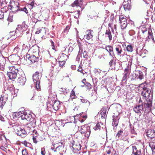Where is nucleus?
I'll return each mask as SVG.
<instances>
[{
    "label": "nucleus",
    "mask_w": 155,
    "mask_h": 155,
    "mask_svg": "<svg viewBox=\"0 0 155 155\" xmlns=\"http://www.w3.org/2000/svg\"><path fill=\"white\" fill-rule=\"evenodd\" d=\"M147 85L141 84L140 88H142L141 95L145 98L146 101L144 102L145 110L148 112H150L151 110V107L152 101L151 99L152 94L150 89L147 88Z\"/></svg>",
    "instance_id": "nucleus-1"
},
{
    "label": "nucleus",
    "mask_w": 155,
    "mask_h": 155,
    "mask_svg": "<svg viewBox=\"0 0 155 155\" xmlns=\"http://www.w3.org/2000/svg\"><path fill=\"white\" fill-rule=\"evenodd\" d=\"M14 114L15 116L13 117L14 118H15L16 117L20 116V117L22 120H26L30 122L28 124L29 126H31L33 127H35V120L32 117L31 114H27L26 112L25 111L23 108H22L19 109L18 112H15Z\"/></svg>",
    "instance_id": "nucleus-2"
},
{
    "label": "nucleus",
    "mask_w": 155,
    "mask_h": 155,
    "mask_svg": "<svg viewBox=\"0 0 155 155\" xmlns=\"http://www.w3.org/2000/svg\"><path fill=\"white\" fill-rule=\"evenodd\" d=\"M27 28V25H26L25 22L24 21L21 25L18 26V27L16 29L15 31H13L10 32L9 35H15L16 34L17 36H19L22 34L23 31H26Z\"/></svg>",
    "instance_id": "nucleus-3"
},
{
    "label": "nucleus",
    "mask_w": 155,
    "mask_h": 155,
    "mask_svg": "<svg viewBox=\"0 0 155 155\" xmlns=\"http://www.w3.org/2000/svg\"><path fill=\"white\" fill-rule=\"evenodd\" d=\"M9 71L7 73V75L10 79L14 80L17 77L18 70V65H16L9 67Z\"/></svg>",
    "instance_id": "nucleus-4"
},
{
    "label": "nucleus",
    "mask_w": 155,
    "mask_h": 155,
    "mask_svg": "<svg viewBox=\"0 0 155 155\" xmlns=\"http://www.w3.org/2000/svg\"><path fill=\"white\" fill-rule=\"evenodd\" d=\"M42 76V74L37 72H36L33 76V80L35 85V88L37 90L40 89V80Z\"/></svg>",
    "instance_id": "nucleus-5"
},
{
    "label": "nucleus",
    "mask_w": 155,
    "mask_h": 155,
    "mask_svg": "<svg viewBox=\"0 0 155 155\" xmlns=\"http://www.w3.org/2000/svg\"><path fill=\"white\" fill-rule=\"evenodd\" d=\"M50 99H49L48 102L47 104L48 107H50L51 106L53 107V109L55 110H58L60 107V103L58 101L55 100L54 98H52L51 101H50Z\"/></svg>",
    "instance_id": "nucleus-6"
},
{
    "label": "nucleus",
    "mask_w": 155,
    "mask_h": 155,
    "mask_svg": "<svg viewBox=\"0 0 155 155\" xmlns=\"http://www.w3.org/2000/svg\"><path fill=\"white\" fill-rule=\"evenodd\" d=\"M19 3L18 2L11 1L8 5V8L13 12L15 13L19 10Z\"/></svg>",
    "instance_id": "nucleus-7"
},
{
    "label": "nucleus",
    "mask_w": 155,
    "mask_h": 155,
    "mask_svg": "<svg viewBox=\"0 0 155 155\" xmlns=\"http://www.w3.org/2000/svg\"><path fill=\"white\" fill-rule=\"evenodd\" d=\"M79 131L82 134H84L85 137H89L90 133V127L85 125L81 127Z\"/></svg>",
    "instance_id": "nucleus-8"
},
{
    "label": "nucleus",
    "mask_w": 155,
    "mask_h": 155,
    "mask_svg": "<svg viewBox=\"0 0 155 155\" xmlns=\"http://www.w3.org/2000/svg\"><path fill=\"white\" fill-rule=\"evenodd\" d=\"M133 110L135 113L137 114H140V115H141L143 111H144V113L145 111L148 112L145 110L144 103H142V104L137 105L135 106L134 107Z\"/></svg>",
    "instance_id": "nucleus-9"
},
{
    "label": "nucleus",
    "mask_w": 155,
    "mask_h": 155,
    "mask_svg": "<svg viewBox=\"0 0 155 155\" xmlns=\"http://www.w3.org/2000/svg\"><path fill=\"white\" fill-rule=\"evenodd\" d=\"M119 21L121 28L122 29L125 28L127 25V19L123 15H120L119 16Z\"/></svg>",
    "instance_id": "nucleus-10"
},
{
    "label": "nucleus",
    "mask_w": 155,
    "mask_h": 155,
    "mask_svg": "<svg viewBox=\"0 0 155 155\" xmlns=\"http://www.w3.org/2000/svg\"><path fill=\"white\" fill-rule=\"evenodd\" d=\"M8 97L7 95L5 94L3 96L1 95L0 98V109H2L3 107L7 100Z\"/></svg>",
    "instance_id": "nucleus-11"
},
{
    "label": "nucleus",
    "mask_w": 155,
    "mask_h": 155,
    "mask_svg": "<svg viewBox=\"0 0 155 155\" xmlns=\"http://www.w3.org/2000/svg\"><path fill=\"white\" fill-rule=\"evenodd\" d=\"M105 49L109 53L110 56L113 58L115 57V55L114 52L113 48L112 46L107 45L105 47Z\"/></svg>",
    "instance_id": "nucleus-12"
},
{
    "label": "nucleus",
    "mask_w": 155,
    "mask_h": 155,
    "mask_svg": "<svg viewBox=\"0 0 155 155\" xmlns=\"http://www.w3.org/2000/svg\"><path fill=\"white\" fill-rule=\"evenodd\" d=\"M122 110V107L121 105L119 104H116L114 107V114L119 115L121 112Z\"/></svg>",
    "instance_id": "nucleus-13"
},
{
    "label": "nucleus",
    "mask_w": 155,
    "mask_h": 155,
    "mask_svg": "<svg viewBox=\"0 0 155 155\" xmlns=\"http://www.w3.org/2000/svg\"><path fill=\"white\" fill-rule=\"evenodd\" d=\"M93 31L91 30H88L87 31V34L84 36V39L85 40H89L92 38L93 35Z\"/></svg>",
    "instance_id": "nucleus-14"
},
{
    "label": "nucleus",
    "mask_w": 155,
    "mask_h": 155,
    "mask_svg": "<svg viewBox=\"0 0 155 155\" xmlns=\"http://www.w3.org/2000/svg\"><path fill=\"white\" fill-rule=\"evenodd\" d=\"M146 134L147 137L151 139H153L155 137V132L153 130H148Z\"/></svg>",
    "instance_id": "nucleus-15"
},
{
    "label": "nucleus",
    "mask_w": 155,
    "mask_h": 155,
    "mask_svg": "<svg viewBox=\"0 0 155 155\" xmlns=\"http://www.w3.org/2000/svg\"><path fill=\"white\" fill-rule=\"evenodd\" d=\"M17 130V134L18 135L21 137H25L27 134V132L24 129L19 128Z\"/></svg>",
    "instance_id": "nucleus-16"
},
{
    "label": "nucleus",
    "mask_w": 155,
    "mask_h": 155,
    "mask_svg": "<svg viewBox=\"0 0 155 155\" xmlns=\"http://www.w3.org/2000/svg\"><path fill=\"white\" fill-rule=\"evenodd\" d=\"M26 82V78L24 75H20L18 78V82L20 85H24Z\"/></svg>",
    "instance_id": "nucleus-17"
},
{
    "label": "nucleus",
    "mask_w": 155,
    "mask_h": 155,
    "mask_svg": "<svg viewBox=\"0 0 155 155\" xmlns=\"http://www.w3.org/2000/svg\"><path fill=\"white\" fill-rule=\"evenodd\" d=\"M5 90H7L9 91L10 92H12V94H14V95L16 96V94H15V92L16 91L17 92V90L16 91L14 89V87L13 85L8 86L7 87H5Z\"/></svg>",
    "instance_id": "nucleus-18"
},
{
    "label": "nucleus",
    "mask_w": 155,
    "mask_h": 155,
    "mask_svg": "<svg viewBox=\"0 0 155 155\" xmlns=\"http://www.w3.org/2000/svg\"><path fill=\"white\" fill-rule=\"evenodd\" d=\"M130 74V72L127 68H125L124 70V72L123 73V76L122 78V81H126L127 77H128Z\"/></svg>",
    "instance_id": "nucleus-19"
},
{
    "label": "nucleus",
    "mask_w": 155,
    "mask_h": 155,
    "mask_svg": "<svg viewBox=\"0 0 155 155\" xmlns=\"http://www.w3.org/2000/svg\"><path fill=\"white\" fill-rule=\"evenodd\" d=\"M114 20L111 19V20H110V22L108 24V26L109 27L111 28V30L112 32L113 33H114V29H115V31H116L117 29V25L116 24H114L113 26V23L112 22V21H114Z\"/></svg>",
    "instance_id": "nucleus-20"
},
{
    "label": "nucleus",
    "mask_w": 155,
    "mask_h": 155,
    "mask_svg": "<svg viewBox=\"0 0 155 155\" xmlns=\"http://www.w3.org/2000/svg\"><path fill=\"white\" fill-rule=\"evenodd\" d=\"M132 153L134 155H142L141 151L140 149H137L135 146L133 147Z\"/></svg>",
    "instance_id": "nucleus-21"
},
{
    "label": "nucleus",
    "mask_w": 155,
    "mask_h": 155,
    "mask_svg": "<svg viewBox=\"0 0 155 155\" xmlns=\"http://www.w3.org/2000/svg\"><path fill=\"white\" fill-rule=\"evenodd\" d=\"M104 125L101 122L97 123L96 126L94 127L95 130H100L104 127Z\"/></svg>",
    "instance_id": "nucleus-22"
},
{
    "label": "nucleus",
    "mask_w": 155,
    "mask_h": 155,
    "mask_svg": "<svg viewBox=\"0 0 155 155\" xmlns=\"http://www.w3.org/2000/svg\"><path fill=\"white\" fill-rule=\"evenodd\" d=\"M105 36L108 38L109 40L110 41L112 39L111 32L109 28L107 30L105 33Z\"/></svg>",
    "instance_id": "nucleus-23"
},
{
    "label": "nucleus",
    "mask_w": 155,
    "mask_h": 155,
    "mask_svg": "<svg viewBox=\"0 0 155 155\" xmlns=\"http://www.w3.org/2000/svg\"><path fill=\"white\" fill-rule=\"evenodd\" d=\"M28 60L30 61L32 63H34L38 60V57H36L34 55H32L28 57Z\"/></svg>",
    "instance_id": "nucleus-24"
},
{
    "label": "nucleus",
    "mask_w": 155,
    "mask_h": 155,
    "mask_svg": "<svg viewBox=\"0 0 155 155\" xmlns=\"http://www.w3.org/2000/svg\"><path fill=\"white\" fill-rule=\"evenodd\" d=\"M82 4V1L81 0H76L71 4V6L73 7L80 6Z\"/></svg>",
    "instance_id": "nucleus-25"
},
{
    "label": "nucleus",
    "mask_w": 155,
    "mask_h": 155,
    "mask_svg": "<svg viewBox=\"0 0 155 155\" xmlns=\"http://www.w3.org/2000/svg\"><path fill=\"white\" fill-rule=\"evenodd\" d=\"M115 50L118 55L121 56V53L122 52V48L120 45L117 46L115 48Z\"/></svg>",
    "instance_id": "nucleus-26"
},
{
    "label": "nucleus",
    "mask_w": 155,
    "mask_h": 155,
    "mask_svg": "<svg viewBox=\"0 0 155 155\" xmlns=\"http://www.w3.org/2000/svg\"><path fill=\"white\" fill-rule=\"evenodd\" d=\"M72 147L74 150L78 151L81 149V146L79 143L74 142L73 144Z\"/></svg>",
    "instance_id": "nucleus-27"
},
{
    "label": "nucleus",
    "mask_w": 155,
    "mask_h": 155,
    "mask_svg": "<svg viewBox=\"0 0 155 155\" xmlns=\"http://www.w3.org/2000/svg\"><path fill=\"white\" fill-rule=\"evenodd\" d=\"M89 45V44H84L81 45H79V53H80V50H81L82 49H83L84 50H87L88 49V46Z\"/></svg>",
    "instance_id": "nucleus-28"
},
{
    "label": "nucleus",
    "mask_w": 155,
    "mask_h": 155,
    "mask_svg": "<svg viewBox=\"0 0 155 155\" xmlns=\"http://www.w3.org/2000/svg\"><path fill=\"white\" fill-rule=\"evenodd\" d=\"M62 144L61 143L59 142L58 143H55L54 145V147H56L54 151H58L59 150L60 148H62Z\"/></svg>",
    "instance_id": "nucleus-29"
},
{
    "label": "nucleus",
    "mask_w": 155,
    "mask_h": 155,
    "mask_svg": "<svg viewBox=\"0 0 155 155\" xmlns=\"http://www.w3.org/2000/svg\"><path fill=\"white\" fill-rule=\"evenodd\" d=\"M124 133L123 132V130H119L116 135V138H117L118 139H121L124 136Z\"/></svg>",
    "instance_id": "nucleus-30"
},
{
    "label": "nucleus",
    "mask_w": 155,
    "mask_h": 155,
    "mask_svg": "<svg viewBox=\"0 0 155 155\" xmlns=\"http://www.w3.org/2000/svg\"><path fill=\"white\" fill-rule=\"evenodd\" d=\"M130 3H123V6L124 9L125 11H128L130 10L131 6Z\"/></svg>",
    "instance_id": "nucleus-31"
},
{
    "label": "nucleus",
    "mask_w": 155,
    "mask_h": 155,
    "mask_svg": "<svg viewBox=\"0 0 155 155\" xmlns=\"http://www.w3.org/2000/svg\"><path fill=\"white\" fill-rule=\"evenodd\" d=\"M149 146L151 148L153 152H155V143L150 142L149 144Z\"/></svg>",
    "instance_id": "nucleus-32"
},
{
    "label": "nucleus",
    "mask_w": 155,
    "mask_h": 155,
    "mask_svg": "<svg viewBox=\"0 0 155 155\" xmlns=\"http://www.w3.org/2000/svg\"><path fill=\"white\" fill-rule=\"evenodd\" d=\"M59 91L61 92V93L63 94L64 95H66L67 94L68 92V90L66 89V88H60Z\"/></svg>",
    "instance_id": "nucleus-33"
},
{
    "label": "nucleus",
    "mask_w": 155,
    "mask_h": 155,
    "mask_svg": "<svg viewBox=\"0 0 155 155\" xmlns=\"http://www.w3.org/2000/svg\"><path fill=\"white\" fill-rule=\"evenodd\" d=\"M106 110L105 108H102V110L101 113V117L104 118L106 116Z\"/></svg>",
    "instance_id": "nucleus-34"
},
{
    "label": "nucleus",
    "mask_w": 155,
    "mask_h": 155,
    "mask_svg": "<svg viewBox=\"0 0 155 155\" xmlns=\"http://www.w3.org/2000/svg\"><path fill=\"white\" fill-rule=\"evenodd\" d=\"M76 96L75 95L74 91L73 90L72 91L70 95V98L69 100H72L76 98Z\"/></svg>",
    "instance_id": "nucleus-35"
},
{
    "label": "nucleus",
    "mask_w": 155,
    "mask_h": 155,
    "mask_svg": "<svg viewBox=\"0 0 155 155\" xmlns=\"http://www.w3.org/2000/svg\"><path fill=\"white\" fill-rule=\"evenodd\" d=\"M126 49L128 51L132 52L133 51V47L130 45H128L127 46Z\"/></svg>",
    "instance_id": "nucleus-36"
},
{
    "label": "nucleus",
    "mask_w": 155,
    "mask_h": 155,
    "mask_svg": "<svg viewBox=\"0 0 155 155\" xmlns=\"http://www.w3.org/2000/svg\"><path fill=\"white\" fill-rule=\"evenodd\" d=\"M137 73H138V77L140 80H141L143 78V75L142 71H137Z\"/></svg>",
    "instance_id": "nucleus-37"
},
{
    "label": "nucleus",
    "mask_w": 155,
    "mask_h": 155,
    "mask_svg": "<svg viewBox=\"0 0 155 155\" xmlns=\"http://www.w3.org/2000/svg\"><path fill=\"white\" fill-rule=\"evenodd\" d=\"M7 8L6 6L5 7L2 9L1 10H0V19H2L4 18V12L3 11H4V8Z\"/></svg>",
    "instance_id": "nucleus-38"
},
{
    "label": "nucleus",
    "mask_w": 155,
    "mask_h": 155,
    "mask_svg": "<svg viewBox=\"0 0 155 155\" xmlns=\"http://www.w3.org/2000/svg\"><path fill=\"white\" fill-rule=\"evenodd\" d=\"M81 102L83 103H85L87 105L89 106L90 105V103L87 99H81Z\"/></svg>",
    "instance_id": "nucleus-39"
},
{
    "label": "nucleus",
    "mask_w": 155,
    "mask_h": 155,
    "mask_svg": "<svg viewBox=\"0 0 155 155\" xmlns=\"http://www.w3.org/2000/svg\"><path fill=\"white\" fill-rule=\"evenodd\" d=\"M84 114L83 112H82L80 113L79 114H77L75 117H79V116H81V117H82L85 120L87 117V116L86 115H83V114Z\"/></svg>",
    "instance_id": "nucleus-40"
},
{
    "label": "nucleus",
    "mask_w": 155,
    "mask_h": 155,
    "mask_svg": "<svg viewBox=\"0 0 155 155\" xmlns=\"http://www.w3.org/2000/svg\"><path fill=\"white\" fill-rule=\"evenodd\" d=\"M112 59H111L110 61L109 62V65L110 66L112 67V66H113L114 64H115L114 60H115L116 57L115 56L114 58H112Z\"/></svg>",
    "instance_id": "nucleus-41"
},
{
    "label": "nucleus",
    "mask_w": 155,
    "mask_h": 155,
    "mask_svg": "<svg viewBox=\"0 0 155 155\" xmlns=\"http://www.w3.org/2000/svg\"><path fill=\"white\" fill-rule=\"evenodd\" d=\"M119 120H113L112 124L114 126L116 127L118 124Z\"/></svg>",
    "instance_id": "nucleus-42"
},
{
    "label": "nucleus",
    "mask_w": 155,
    "mask_h": 155,
    "mask_svg": "<svg viewBox=\"0 0 155 155\" xmlns=\"http://www.w3.org/2000/svg\"><path fill=\"white\" fill-rule=\"evenodd\" d=\"M84 85L87 87V89H91L92 87V86L91 85L90 83L88 82H86L85 84H84Z\"/></svg>",
    "instance_id": "nucleus-43"
},
{
    "label": "nucleus",
    "mask_w": 155,
    "mask_h": 155,
    "mask_svg": "<svg viewBox=\"0 0 155 155\" xmlns=\"http://www.w3.org/2000/svg\"><path fill=\"white\" fill-rule=\"evenodd\" d=\"M19 11H23L26 14L28 13V11L27 10V8L25 7L21 8H19Z\"/></svg>",
    "instance_id": "nucleus-44"
},
{
    "label": "nucleus",
    "mask_w": 155,
    "mask_h": 155,
    "mask_svg": "<svg viewBox=\"0 0 155 155\" xmlns=\"http://www.w3.org/2000/svg\"><path fill=\"white\" fill-rule=\"evenodd\" d=\"M33 133L34 134L35 133V134H33V137L38 138V134L37 133V131L35 130H34L33 131Z\"/></svg>",
    "instance_id": "nucleus-45"
},
{
    "label": "nucleus",
    "mask_w": 155,
    "mask_h": 155,
    "mask_svg": "<svg viewBox=\"0 0 155 155\" xmlns=\"http://www.w3.org/2000/svg\"><path fill=\"white\" fill-rule=\"evenodd\" d=\"M45 31V28H44L42 30L40 28L38 29L37 31L35 32V34H39L41 32V31Z\"/></svg>",
    "instance_id": "nucleus-46"
},
{
    "label": "nucleus",
    "mask_w": 155,
    "mask_h": 155,
    "mask_svg": "<svg viewBox=\"0 0 155 155\" xmlns=\"http://www.w3.org/2000/svg\"><path fill=\"white\" fill-rule=\"evenodd\" d=\"M65 61H59V65L60 67H62L64 66L65 63Z\"/></svg>",
    "instance_id": "nucleus-47"
},
{
    "label": "nucleus",
    "mask_w": 155,
    "mask_h": 155,
    "mask_svg": "<svg viewBox=\"0 0 155 155\" xmlns=\"http://www.w3.org/2000/svg\"><path fill=\"white\" fill-rule=\"evenodd\" d=\"M69 29L70 26H67L64 31V32L67 34L68 31Z\"/></svg>",
    "instance_id": "nucleus-48"
},
{
    "label": "nucleus",
    "mask_w": 155,
    "mask_h": 155,
    "mask_svg": "<svg viewBox=\"0 0 155 155\" xmlns=\"http://www.w3.org/2000/svg\"><path fill=\"white\" fill-rule=\"evenodd\" d=\"M119 115L117 114H114L113 116V120H119L120 117L118 116Z\"/></svg>",
    "instance_id": "nucleus-49"
},
{
    "label": "nucleus",
    "mask_w": 155,
    "mask_h": 155,
    "mask_svg": "<svg viewBox=\"0 0 155 155\" xmlns=\"http://www.w3.org/2000/svg\"><path fill=\"white\" fill-rule=\"evenodd\" d=\"M6 58H4L3 57H2V59H1V62L2 63V64L3 65V64H5V63L6 62Z\"/></svg>",
    "instance_id": "nucleus-50"
},
{
    "label": "nucleus",
    "mask_w": 155,
    "mask_h": 155,
    "mask_svg": "<svg viewBox=\"0 0 155 155\" xmlns=\"http://www.w3.org/2000/svg\"><path fill=\"white\" fill-rule=\"evenodd\" d=\"M94 72L96 74H99L101 72V71L98 69H95L94 70Z\"/></svg>",
    "instance_id": "nucleus-51"
},
{
    "label": "nucleus",
    "mask_w": 155,
    "mask_h": 155,
    "mask_svg": "<svg viewBox=\"0 0 155 155\" xmlns=\"http://www.w3.org/2000/svg\"><path fill=\"white\" fill-rule=\"evenodd\" d=\"M138 73H137V71L136 72V73L135 74H134V79H139V78L137 77H138Z\"/></svg>",
    "instance_id": "nucleus-52"
},
{
    "label": "nucleus",
    "mask_w": 155,
    "mask_h": 155,
    "mask_svg": "<svg viewBox=\"0 0 155 155\" xmlns=\"http://www.w3.org/2000/svg\"><path fill=\"white\" fill-rule=\"evenodd\" d=\"M22 143L24 144L25 146L28 147V145H30L29 143H28L25 140L22 142Z\"/></svg>",
    "instance_id": "nucleus-53"
},
{
    "label": "nucleus",
    "mask_w": 155,
    "mask_h": 155,
    "mask_svg": "<svg viewBox=\"0 0 155 155\" xmlns=\"http://www.w3.org/2000/svg\"><path fill=\"white\" fill-rule=\"evenodd\" d=\"M12 16L10 14H9L8 17V20L10 22H12Z\"/></svg>",
    "instance_id": "nucleus-54"
},
{
    "label": "nucleus",
    "mask_w": 155,
    "mask_h": 155,
    "mask_svg": "<svg viewBox=\"0 0 155 155\" xmlns=\"http://www.w3.org/2000/svg\"><path fill=\"white\" fill-rule=\"evenodd\" d=\"M78 71L79 72H80L81 73H82L83 75L85 73V72L84 71V70L82 69V68H80V69H78Z\"/></svg>",
    "instance_id": "nucleus-55"
},
{
    "label": "nucleus",
    "mask_w": 155,
    "mask_h": 155,
    "mask_svg": "<svg viewBox=\"0 0 155 155\" xmlns=\"http://www.w3.org/2000/svg\"><path fill=\"white\" fill-rule=\"evenodd\" d=\"M148 34H149V35L148 36V38L149 39H152V34L151 33V31H149L148 32Z\"/></svg>",
    "instance_id": "nucleus-56"
},
{
    "label": "nucleus",
    "mask_w": 155,
    "mask_h": 155,
    "mask_svg": "<svg viewBox=\"0 0 155 155\" xmlns=\"http://www.w3.org/2000/svg\"><path fill=\"white\" fill-rule=\"evenodd\" d=\"M22 155H27V152L26 150H22Z\"/></svg>",
    "instance_id": "nucleus-57"
},
{
    "label": "nucleus",
    "mask_w": 155,
    "mask_h": 155,
    "mask_svg": "<svg viewBox=\"0 0 155 155\" xmlns=\"http://www.w3.org/2000/svg\"><path fill=\"white\" fill-rule=\"evenodd\" d=\"M7 45L6 44H3L1 46V49L2 50H4L7 47Z\"/></svg>",
    "instance_id": "nucleus-58"
},
{
    "label": "nucleus",
    "mask_w": 155,
    "mask_h": 155,
    "mask_svg": "<svg viewBox=\"0 0 155 155\" xmlns=\"http://www.w3.org/2000/svg\"><path fill=\"white\" fill-rule=\"evenodd\" d=\"M41 154L42 155H45V152L44 148L41 149Z\"/></svg>",
    "instance_id": "nucleus-59"
},
{
    "label": "nucleus",
    "mask_w": 155,
    "mask_h": 155,
    "mask_svg": "<svg viewBox=\"0 0 155 155\" xmlns=\"http://www.w3.org/2000/svg\"><path fill=\"white\" fill-rule=\"evenodd\" d=\"M122 57H126V58L125 60V61H126L127 60V59L129 58H130V56L129 55H123L122 56Z\"/></svg>",
    "instance_id": "nucleus-60"
},
{
    "label": "nucleus",
    "mask_w": 155,
    "mask_h": 155,
    "mask_svg": "<svg viewBox=\"0 0 155 155\" xmlns=\"http://www.w3.org/2000/svg\"><path fill=\"white\" fill-rule=\"evenodd\" d=\"M37 138H35V137H33L32 138L33 140V142L35 144H36L37 143Z\"/></svg>",
    "instance_id": "nucleus-61"
},
{
    "label": "nucleus",
    "mask_w": 155,
    "mask_h": 155,
    "mask_svg": "<svg viewBox=\"0 0 155 155\" xmlns=\"http://www.w3.org/2000/svg\"><path fill=\"white\" fill-rule=\"evenodd\" d=\"M19 49L18 47H15L14 49V51L16 52L17 53L18 52Z\"/></svg>",
    "instance_id": "nucleus-62"
},
{
    "label": "nucleus",
    "mask_w": 155,
    "mask_h": 155,
    "mask_svg": "<svg viewBox=\"0 0 155 155\" xmlns=\"http://www.w3.org/2000/svg\"><path fill=\"white\" fill-rule=\"evenodd\" d=\"M123 3H131V0H124Z\"/></svg>",
    "instance_id": "nucleus-63"
},
{
    "label": "nucleus",
    "mask_w": 155,
    "mask_h": 155,
    "mask_svg": "<svg viewBox=\"0 0 155 155\" xmlns=\"http://www.w3.org/2000/svg\"><path fill=\"white\" fill-rule=\"evenodd\" d=\"M34 1H32L30 3L29 5L31 6V8H33L34 5Z\"/></svg>",
    "instance_id": "nucleus-64"
}]
</instances>
